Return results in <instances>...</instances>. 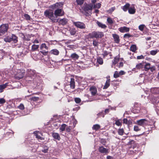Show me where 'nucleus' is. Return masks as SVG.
<instances>
[{
	"instance_id": "f257e3e1",
	"label": "nucleus",
	"mask_w": 159,
	"mask_h": 159,
	"mask_svg": "<svg viewBox=\"0 0 159 159\" xmlns=\"http://www.w3.org/2000/svg\"><path fill=\"white\" fill-rule=\"evenodd\" d=\"M44 15L46 17L50 19L53 22L58 21V19H57L55 15H54L53 12L52 11L47 10L44 11Z\"/></svg>"
},
{
	"instance_id": "f03ea898",
	"label": "nucleus",
	"mask_w": 159,
	"mask_h": 159,
	"mask_svg": "<svg viewBox=\"0 0 159 159\" xmlns=\"http://www.w3.org/2000/svg\"><path fill=\"white\" fill-rule=\"evenodd\" d=\"M103 36H104L103 32L99 31H93L89 33L88 35V37L91 39L101 38Z\"/></svg>"
},
{
	"instance_id": "7ed1b4c3",
	"label": "nucleus",
	"mask_w": 159,
	"mask_h": 159,
	"mask_svg": "<svg viewBox=\"0 0 159 159\" xmlns=\"http://www.w3.org/2000/svg\"><path fill=\"white\" fill-rule=\"evenodd\" d=\"M63 5L64 2H59L50 5L49 7L52 10H56L62 7Z\"/></svg>"
},
{
	"instance_id": "20e7f679",
	"label": "nucleus",
	"mask_w": 159,
	"mask_h": 159,
	"mask_svg": "<svg viewBox=\"0 0 159 159\" xmlns=\"http://www.w3.org/2000/svg\"><path fill=\"white\" fill-rule=\"evenodd\" d=\"M8 28V25L7 24H3L0 26V36L4 34L7 32Z\"/></svg>"
},
{
	"instance_id": "39448f33",
	"label": "nucleus",
	"mask_w": 159,
	"mask_h": 159,
	"mask_svg": "<svg viewBox=\"0 0 159 159\" xmlns=\"http://www.w3.org/2000/svg\"><path fill=\"white\" fill-rule=\"evenodd\" d=\"M73 24L76 27L81 29H85L86 27L85 24L82 22H74Z\"/></svg>"
},
{
	"instance_id": "423d86ee",
	"label": "nucleus",
	"mask_w": 159,
	"mask_h": 159,
	"mask_svg": "<svg viewBox=\"0 0 159 159\" xmlns=\"http://www.w3.org/2000/svg\"><path fill=\"white\" fill-rule=\"evenodd\" d=\"M54 14L57 18V16H63L64 14V12L62 9L60 8L56 10L54 12Z\"/></svg>"
},
{
	"instance_id": "0eeeda50",
	"label": "nucleus",
	"mask_w": 159,
	"mask_h": 159,
	"mask_svg": "<svg viewBox=\"0 0 159 159\" xmlns=\"http://www.w3.org/2000/svg\"><path fill=\"white\" fill-rule=\"evenodd\" d=\"M136 124L138 125L143 126L148 124V121L145 119H141L137 121Z\"/></svg>"
},
{
	"instance_id": "6e6552de",
	"label": "nucleus",
	"mask_w": 159,
	"mask_h": 159,
	"mask_svg": "<svg viewBox=\"0 0 159 159\" xmlns=\"http://www.w3.org/2000/svg\"><path fill=\"white\" fill-rule=\"evenodd\" d=\"M33 79L32 82L34 85L36 86H39L40 83L41 82V81L39 80V77H37Z\"/></svg>"
},
{
	"instance_id": "1a4fd4ad",
	"label": "nucleus",
	"mask_w": 159,
	"mask_h": 159,
	"mask_svg": "<svg viewBox=\"0 0 159 159\" xmlns=\"http://www.w3.org/2000/svg\"><path fill=\"white\" fill-rule=\"evenodd\" d=\"M151 93L154 94H159V87L152 88L150 89Z\"/></svg>"
},
{
	"instance_id": "9d476101",
	"label": "nucleus",
	"mask_w": 159,
	"mask_h": 159,
	"mask_svg": "<svg viewBox=\"0 0 159 159\" xmlns=\"http://www.w3.org/2000/svg\"><path fill=\"white\" fill-rule=\"evenodd\" d=\"M34 134L36 136V137L38 139H40V140H43L44 139L41 136L42 134L40 132L36 131H34Z\"/></svg>"
},
{
	"instance_id": "9b49d317",
	"label": "nucleus",
	"mask_w": 159,
	"mask_h": 159,
	"mask_svg": "<svg viewBox=\"0 0 159 159\" xmlns=\"http://www.w3.org/2000/svg\"><path fill=\"white\" fill-rule=\"evenodd\" d=\"M119 30L121 32L125 33L129 31V28L124 26L119 28Z\"/></svg>"
},
{
	"instance_id": "f8f14e48",
	"label": "nucleus",
	"mask_w": 159,
	"mask_h": 159,
	"mask_svg": "<svg viewBox=\"0 0 159 159\" xmlns=\"http://www.w3.org/2000/svg\"><path fill=\"white\" fill-rule=\"evenodd\" d=\"M25 74L24 73V72H20L19 73H17L15 75V78L16 79L19 80L20 79H21L23 77L24 75Z\"/></svg>"
},
{
	"instance_id": "ddd939ff",
	"label": "nucleus",
	"mask_w": 159,
	"mask_h": 159,
	"mask_svg": "<svg viewBox=\"0 0 159 159\" xmlns=\"http://www.w3.org/2000/svg\"><path fill=\"white\" fill-rule=\"evenodd\" d=\"M93 7V5L92 4H87L84 7V9L85 11H88L89 10H92Z\"/></svg>"
},
{
	"instance_id": "4468645a",
	"label": "nucleus",
	"mask_w": 159,
	"mask_h": 159,
	"mask_svg": "<svg viewBox=\"0 0 159 159\" xmlns=\"http://www.w3.org/2000/svg\"><path fill=\"white\" fill-rule=\"evenodd\" d=\"M112 35L114 39L115 42L117 43H119L120 39L119 35L116 34H113Z\"/></svg>"
},
{
	"instance_id": "2eb2a0df",
	"label": "nucleus",
	"mask_w": 159,
	"mask_h": 159,
	"mask_svg": "<svg viewBox=\"0 0 159 159\" xmlns=\"http://www.w3.org/2000/svg\"><path fill=\"white\" fill-rule=\"evenodd\" d=\"M27 73L30 76H34L35 75V71L31 69H28L26 71Z\"/></svg>"
},
{
	"instance_id": "dca6fc26",
	"label": "nucleus",
	"mask_w": 159,
	"mask_h": 159,
	"mask_svg": "<svg viewBox=\"0 0 159 159\" xmlns=\"http://www.w3.org/2000/svg\"><path fill=\"white\" fill-rule=\"evenodd\" d=\"M58 21L59 24L64 25L66 24L67 21V19L65 18L60 19Z\"/></svg>"
},
{
	"instance_id": "f3484780",
	"label": "nucleus",
	"mask_w": 159,
	"mask_h": 159,
	"mask_svg": "<svg viewBox=\"0 0 159 159\" xmlns=\"http://www.w3.org/2000/svg\"><path fill=\"white\" fill-rule=\"evenodd\" d=\"M99 150L100 152L102 153H106L108 152V149L102 146L99 147Z\"/></svg>"
},
{
	"instance_id": "a211bd4d",
	"label": "nucleus",
	"mask_w": 159,
	"mask_h": 159,
	"mask_svg": "<svg viewBox=\"0 0 159 159\" xmlns=\"http://www.w3.org/2000/svg\"><path fill=\"white\" fill-rule=\"evenodd\" d=\"M30 97V95L27 96L25 97V98L27 100H33L34 101L38 100L39 99V98L38 97H31L29 98Z\"/></svg>"
},
{
	"instance_id": "6ab92c4d",
	"label": "nucleus",
	"mask_w": 159,
	"mask_h": 159,
	"mask_svg": "<svg viewBox=\"0 0 159 159\" xmlns=\"http://www.w3.org/2000/svg\"><path fill=\"white\" fill-rule=\"evenodd\" d=\"M90 90L92 95H95L97 92V89L94 87H91L90 89Z\"/></svg>"
},
{
	"instance_id": "aec40b11",
	"label": "nucleus",
	"mask_w": 159,
	"mask_h": 159,
	"mask_svg": "<svg viewBox=\"0 0 159 159\" xmlns=\"http://www.w3.org/2000/svg\"><path fill=\"white\" fill-rule=\"evenodd\" d=\"M119 58L120 57L118 56H116L114 58V59L112 61V64L111 65L112 67H113V65H114L118 63L119 61Z\"/></svg>"
},
{
	"instance_id": "412c9836",
	"label": "nucleus",
	"mask_w": 159,
	"mask_h": 159,
	"mask_svg": "<svg viewBox=\"0 0 159 159\" xmlns=\"http://www.w3.org/2000/svg\"><path fill=\"white\" fill-rule=\"evenodd\" d=\"M49 53L51 54H52L54 55H58L59 54V51L58 50L56 49H54L52 50Z\"/></svg>"
},
{
	"instance_id": "4be33fe9",
	"label": "nucleus",
	"mask_w": 159,
	"mask_h": 159,
	"mask_svg": "<svg viewBox=\"0 0 159 159\" xmlns=\"http://www.w3.org/2000/svg\"><path fill=\"white\" fill-rule=\"evenodd\" d=\"M52 136L55 139L59 140L61 139L60 137L59 134L57 133H52Z\"/></svg>"
},
{
	"instance_id": "5701e85b",
	"label": "nucleus",
	"mask_w": 159,
	"mask_h": 159,
	"mask_svg": "<svg viewBox=\"0 0 159 159\" xmlns=\"http://www.w3.org/2000/svg\"><path fill=\"white\" fill-rule=\"evenodd\" d=\"M70 87L72 89H74L75 88V82L74 79L73 78H71L70 81Z\"/></svg>"
},
{
	"instance_id": "b1692460",
	"label": "nucleus",
	"mask_w": 159,
	"mask_h": 159,
	"mask_svg": "<svg viewBox=\"0 0 159 159\" xmlns=\"http://www.w3.org/2000/svg\"><path fill=\"white\" fill-rule=\"evenodd\" d=\"M96 23L98 26L102 29H105L107 27V26L103 24L101 22H100L98 21H97Z\"/></svg>"
},
{
	"instance_id": "393cba45",
	"label": "nucleus",
	"mask_w": 159,
	"mask_h": 159,
	"mask_svg": "<svg viewBox=\"0 0 159 159\" xmlns=\"http://www.w3.org/2000/svg\"><path fill=\"white\" fill-rule=\"evenodd\" d=\"M144 67V62L139 63L136 65V68L137 69H140L143 68Z\"/></svg>"
},
{
	"instance_id": "a878e982",
	"label": "nucleus",
	"mask_w": 159,
	"mask_h": 159,
	"mask_svg": "<svg viewBox=\"0 0 159 159\" xmlns=\"http://www.w3.org/2000/svg\"><path fill=\"white\" fill-rule=\"evenodd\" d=\"M8 83H6L5 84L0 85V92L1 93L3 91V89H4L7 86Z\"/></svg>"
},
{
	"instance_id": "bb28decb",
	"label": "nucleus",
	"mask_w": 159,
	"mask_h": 159,
	"mask_svg": "<svg viewBox=\"0 0 159 159\" xmlns=\"http://www.w3.org/2000/svg\"><path fill=\"white\" fill-rule=\"evenodd\" d=\"M11 37V41H13L15 43H16L17 42V37L15 35L12 34Z\"/></svg>"
},
{
	"instance_id": "cd10ccee",
	"label": "nucleus",
	"mask_w": 159,
	"mask_h": 159,
	"mask_svg": "<svg viewBox=\"0 0 159 159\" xmlns=\"http://www.w3.org/2000/svg\"><path fill=\"white\" fill-rule=\"evenodd\" d=\"M150 64L149 63H146V64H144V67L145 69V71H148V70L150 67Z\"/></svg>"
},
{
	"instance_id": "c85d7f7f",
	"label": "nucleus",
	"mask_w": 159,
	"mask_h": 159,
	"mask_svg": "<svg viewBox=\"0 0 159 159\" xmlns=\"http://www.w3.org/2000/svg\"><path fill=\"white\" fill-rule=\"evenodd\" d=\"M70 57L74 60H76L78 59L79 56L75 53H73L71 54Z\"/></svg>"
},
{
	"instance_id": "c756f323",
	"label": "nucleus",
	"mask_w": 159,
	"mask_h": 159,
	"mask_svg": "<svg viewBox=\"0 0 159 159\" xmlns=\"http://www.w3.org/2000/svg\"><path fill=\"white\" fill-rule=\"evenodd\" d=\"M110 80H107L106 81L104 86L103 88V89H106L110 86Z\"/></svg>"
},
{
	"instance_id": "7c9ffc66",
	"label": "nucleus",
	"mask_w": 159,
	"mask_h": 159,
	"mask_svg": "<svg viewBox=\"0 0 159 159\" xmlns=\"http://www.w3.org/2000/svg\"><path fill=\"white\" fill-rule=\"evenodd\" d=\"M130 49L133 52H135L137 50L136 45L135 44L132 45L130 47Z\"/></svg>"
},
{
	"instance_id": "2f4dec72",
	"label": "nucleus",
	"mask_w": 159,
	"mask_h": 159,
	"mask_svg": "<svg viewBox=\"0 0 159 159\" xmlns=\"http://www.w3.org/2000/svg\"><path fill=\"white\" fill-rule=\"evenodd\" d=\"M39 45L33 44L32 46L31 50L33 51H35L39 48Z\"/></svg>"
},
{
	"instance_id": "473e14b6",
	"label": "nucleus",
	"mask_w": 159,
	"mask_h": 159,
	"mask_svg": "<svg viewBox=\"0 0 159 159\" xmlns=\"http://www.w3.org/2000/svg\"><path fill=\"white\" fill-rule=\"evenodd\" d=\"M44 48L48 50V48L46 46L45 43H43L40 46V49L41 50H42Z\"/></svg>"
},
{
	"instance_id": "72a5a7b5",
	"label": "nucleus",
	"mask_w": 159,
	"mask_h": 159,
	"mask_svg": "<svg viewBox=\"0 0 159 159\" xmlns=\"http://www.w3.org/2000/svg\"><path fill=\"white\" fill-rule=\"evenodd\" d=\"M129 4L128 3L126 4L124 6L122 7V9L124 11H126L127 10L129 9Z\"/></svg>"
},
{
	"instance_id": "f704fd0d",
	"label": "nucleus",
	"mask_w": 159,
	"mask_h": 159,
	"mask_svg": "<svg viewBox=\"0 0 159 159\" xmlns=\"http://www.w3.org/2000/svg\"><path fill=\"white\" fill-rule=\"evenodd\" d=\"M97 61L100 65H102L103 63V59L100 57H98L97 58Z\"/></svg>"
},
{
	"instance_id": "c9c22d12",
	"label": "nucleus",
	"mask_w": 159,
	"mask_h": 159,
	"mask_svg": "<svg viewBox=\"0 0 159 159\" xmlns=\"http://www.w3.org/2000/svg\"><path fill=\"white\" fill-rule=\"evenodd\" d=\"M100 128V125L98 124H96L93 125L92 129L95 130H98Z\"/></svg>"
},
{
	"instance_id": "e433bc0d",
	"label": "nucleus",
	"mask_w": 159,
	"mask_h": 159,
	"mask_svg": "<svg viewBox=\"0 0 159 159\" xmlns=\"http://www.w3.org/2000/svg\"><path fill=\"white\" fill-rule=\"evenodd\" d=\"M128 12L130 14H134L135 12V10L134 8H129L128 9Z\"/></svg>"
},
{
	"instance_id": "4c0bfd02",
	"label": "nucleus",
	"mask_w": 159,
	"mask_h": 159,
	"mask_svg": "<svg viewBox=\"0 0 159 159\" xmlns=\"http://www.w3.org/2000/svg\"><path fill=\"white\" fill-rule=\"evenodd\" d=\"M118 134L120 135H122L124 133V130L123 128L119 129L118 130Z\"/></svg>"
},
{
	"instance_id": "58836bf2",
	"label": "nucleus",
	"mask_w": 159,
	"mask_h": 159,
	"mask_svg": "<svg viewBox=\"0 0 159 159\" xmlns=\"http://www.w3.org/2000/svg\"><path fill=\"white\" fill-rule=\"evenodd\" d=\"M4 41L6 42H10L11 41V37L9 36L6 37L4 39Z\"/></svg>"
},
{
	"instance_id": "ea45409f",
	"label": "nucleus",
	"mask_w": 159,
	"mask_h": 159,
	"mask_svg": "<svg viewBox=\"0 0 159 159\" xmlns=\"http://www.w3.org/2000/svg\"><path fill=\"white\" fill-rule=\"evenodd\" d=\"M66 126V125L65 124H63L61 125L60 128V130L61 131H63L65 130Z\"/></svg>"
},
{
	"instance_id": "a19ab883",
	"label": "nucleus",
	"mask_w": 159,
	"mask_h": 159,
	"mask_svg": "<svg viewBox=\"0 0 159 159\" xmlns=\"http://www.w3.org/2000/svg\"><path fill=\"white\" fill-rule=\"evenodd\" d=\"M70 33L71 35H74L76 33V31L75 29H72L70 30Z\"/></svg>"
},
{
	"instance_id": "79ce46f5",
	"label": "nucleus",
	"mask_w": 159,
	"mask_h": 159,
	"mask_svg": "<svg viewBox=\"0 0 159 159\" xmlns=\"http://www.w3.org/2000/svg\"><path fill=\"white\" fill-rule=\"evenodd\" d=\"M107 21L108 22V23H109L110 24H112L113 23L112 19L110 17L107 18Z\"/></svg>"
},
{
	"instance_id": "37998d69",
	"label": "nucleus",
	"mask_w": 159,
	"mask_h": 159,
	"mask_svg": "<svg viewBox=\"0 0 159 159\" xmlns=\"http://www.w3.org/2000/svg\"><path fill=\"white\" fill-rule=\"evenodd\" d=\"M120 76L119 72L117 71H115L114 74V77L115 78H117L118 77Z\"/></svg>"
},
{
	"instance_id": "c03bdc74",
	"label": "nucleus",
	"mask_w": 159,
	"mask_h": 159,
	"mask_svg": "<svg viewBox=\"0 0 159 159\" xmlns=\"http://www.w3.org/2000/svg\"><path fill=\"white\" fill-rule=\"evenodd\" d=\"M144 27L145 25H141L139 26V29L140 30L142 31L143 30Z\"/></svg>"
},
{
	"instance_id": "a18cd8bd",
	"label": "nucleus",
	"mask_w": 159,
	"mask_h": 159,
	"mask_svg": "<svg viewBox=\"0 0 159 159\" xmlns=\"http://www.w3.org/2000/svg\"><path fill=\"white\" fill-rule=\"evenodd\" d=\"M93 44L94 47L98 46V41L96 39L94 40L93 41Z\"/></svg>"
},
{
	"instance_id": "49530a36",
	"label": "nucleus",
	"mask_w": 159,
	"mask_h": 159,
	"mask_svg": "<svg viewBox=\"0 0 159 159\" xmlns=\"http://www.w3.org/2000/svg\"><path fill=\"white\" fill-rule=\"evenodd\" d=\"M101 6V4L99 3L94 5V8H99Z\"/></svg>"
},
{
	"instance_id": "de8ad7c7",
	"label": "nucleus",
	"mask_w": 159,
	"mask_h": 159,
	"mask_svg": "<svg viewBox=\"0 0 159 159\" xmlns=\"http://www.w3.org/2000/svg\"><path fill=\"white\" fill-rule=\"evenodd\" d=\"M84 0H76V2L78 5H81L84 3Z\"/></svg>"
},
{
	"instance_id": "09e8293b",
	"label": "nucleus",
	"mask_w": 159,
	"mask_h": 159,
	"mask_svg": "<svg viewBox=\"0 0 159 159\" xmlns=\"http://www.w3.org/2000/svg\"><path fill=\"white\" fill-rule=\"evenodd\" d=\"M18 107L19 109H20V110H24L25 108L24 106V105L22 103H21L19 105V106Z\"/></svg>"
},
{
	"instance_id": "8fccbe9b",
	"label": "nucleus",
	"mask_w": 159,
	"mask_h": 159,
	"mask_svg": "<svg viewBox=\"0 0 159 159\" xmlns=\"http://www.w3.org/2000/svg\"><path fill=\"white\" fill-rule=\"evenodd\" d=\"M115 123L118 126H120L122 125V123L119 120H117L116 121Z\"/></svg>"
},
{
	"instance_id": "3c124183",
	"label": "nucleus",
	"mask_w": 159,
	"mask_h": 159,
	"mask_svg": "<svg viewBox=\"0 0 159 159\" xmlns=\"http://www.w3.org/2000/svg\"><path fill=\"white\" fill-rule=\"evenodd\" d=\"M75 101L76 103H79L81 101L80 98H75Z\"/></svg>"
},
{
	"instance_id": "603ef678",
	"label": "nucleus",
	"mask_w": 159,
	"mask_h": 159,
	"mask_svg": "<svg viewBox=\"0 0 159 159\" xmlns=\"http://www.w3.org/2000/svg\"><path fill=\"white\" fill-rule=\"evenodd\" d=\"M24 16L25 19L26 20H30V16L27 14H25L24 15Z\"/></svg>"
},
{
	"instance_id": "864d4df0",
	"label": "nucleus",
	"mask_w": 159,
	"mask_h": 159,
	"mask_svg": "<svg viewBox=\"0 0 159 159\" xmlns=\"http://www.w3.org/2000/svg\"><path fill=\"white\" fill-rule=\"evenodd\" d=\"M157 50H152L150 51V53L152 55H155L157 54Z\"/></svg>"
},
{
	"instance_id": "5fc2aeb1",
	"label": "nucleus",
	"mask_w": 159,
	"mask_h": 159,
	"mask_svg": "<svg viewBox=\"0 0 159 159\" xmlns=\"http://www.w3.org/2000/svg\"><path fill=\"white\" fill-rule=\"evenodd\" d=\"M134 130L135 131H138L140 130V129L139 128V127L137 125H134Z\"/></svg>"
},
{
	"instance_id": "6e6d98bb",
	"label": "nucleus",
	"mask_w": 159,
	"mask_h": 159,
	"mask_svg": "<svg viewBox=\"0 0 159 159\" xmlns=\"http://www.w3.org/2000/svg\"><path fill=\"white\" fill-rule=\"evenodd\" d=\"M109 53L108 52L106 51H104L102 55L104 57H105L107 56L108 55Z\"/></svg>"
},
{
	"instance_id": "4d7b16f0",
	"label": "nucleus",
	"mask_w": 159,
	"mask_h": 159,
	"mask_svg": "<svg viewBox=\"0 0 159 159\" xmlns=\"http://www.w3.org/2000/svg\"><path fill=\"white\" fill-rule=\"evenodd\" d=\"M105 114H104L103 111H102L101 112L99 113L97 115L99 116H102L103 117L104 116Z\"/></svg>"
},
{
	"instance_id": "13d9d810",
	"label": "nucleus",
	"mask_w": 159,
	"mask_h": 159,
	"mask_svg": "<svg viewBox=\"0 0 159 159\" xmlns=\"http://www.w3.org/2000/svg\"><path fill=\"white\" fill-rule=\"evenodd\" d=\"M115 9V7H113L111 8L110 9L108 10V12L110 13H111Z\"/></svg>"
},
{
	"instance_id": "bf43d9fd",
	"label": "nucleus",
	"mask_w": 159,
	"mask_h": 159,
	"mask_svg": "<svg viewBox=\"0 0 159 159\" xmlns=\"http://www.w3.org/2000/svg\"><path fill=\"white\" fill-rule=\"evenodd\" d=\"M155 69L156 67L154 66H151L150 69V70L152 72H153L154 71H155Z\"/></svg>"
},
{
	"instance_id": "052dcab7",
	"label": "nucleus",
	"mask_w": 159,
	"mask_h": 159,
	"mask_svg": "<svg viewBox=\"0 0 159 159\" xmlns=\"http://www.w3.org/2000/svg\"><path fill=\"white\" fill-rule=\"evenodd\" d=\"M131 36V35L129 34H126L124 35V38H129Z\"/></svg>"
},
{
	"instance_id": "680f3d73",
	"label": "nucleus",
	"mask_w": 159,
	"mask_h": 159,
	"mask_svg": "<svg viewBox=\"0 0 159 159\" xmlns=\"http://www.w3.org/2000/svg\"><path fill=\"white\" fill-rule=\"evenodd\" d=\"M6 102L5 100L3 98L0 99V104H2L5 103Z\"/></svg>"
},
{
	"instance_id": "e2e57ef3",
	"label": "nucleus",
	"mask_w": 159,
	"mask_h": 159,
	"mask_svg": "<svg viewBox=\"0 0 159 159\" xmlns=\"http://www.w3.org/2000/svg\"><path fill=\"white\" fill-rule=\"evenodd\" d=\"M101 143L103 145H105L106 143V139H102L100 141Z\"/></svg>"
},
{
	"instance_id": "0e129e2a",
	"label": "nucleus",
	"mask_w": 159,
	"mask_h": 159,
	"mask_svg": "<svg viewBox=\"0 0 159 159\" xmlns=\"http://www.w3.org/2000/svg\"><path fill=\"white\" fill-rule=\"evenodd\" d=\"M71 127L70 126H69L68 127H67L66 128V131L68 133L70 132L71 130Z\"/></svg>"
},
{
	"instance_id": "69168bd1",
	"label": "nucleus",
	"mask_w": 159,
	"mask_h": 159,
	"mask_svg": "<svg viewBox=\"0 0 159 159\" xmlns=\"http://www.w3.org/2000/svg\"><path fill=\"white\" fill-rule=\"evenodd\" d=\"M137 59H142L144 58V57L143 55L138 56L137 57Z\"/></svg>"
},
{
	"instance_id": "338daca9",
	"label": "nucleus",
	"mask_w": 159,
	"mask_h": 159,
	"mask_svg": "<svg viewBox=\"0 0 159 159\" xmlns=\"http://www.w3.org/2000/svg\"><path fill=\"white\" fill-rule=\"evenodd\" d=\"M48 151V149L47 147H46V148H45L42 150V151L43 152H44L45 153L47 152Z\"/></svg>"
},
{
	"instance_id": "774afa93",
	"label": "nucleus",
	"mask_w": 159,
	"mask_h": 159,
	"mask_svg": "<svg viewBox=\"0 0 159 159\" xmlns=\"http://www.w3.org/2000/svg\"><path fill=\"white\" fill-rule=\"evenodd\" d=\"M40 52L41 53H42L43 55H46L48 52V51H40Z\"/></svg>"
}]
</instances>
